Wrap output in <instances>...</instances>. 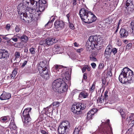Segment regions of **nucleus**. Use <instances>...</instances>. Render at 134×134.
<instances>
[{
    "mask_svg": "<svg viewBox=\"0 0 134 134\" xmlns=\"http://www.w3.org/2000/svg\"><path fill=\"white\" fill-rule=\"evenodd\" d=\"M133 72L127 68H125L122 69L119 75V79L121 83H131L134 80Z\"/></svg>",
    "mask_w": 134,
    "mask_h": 134,
    "instance_id": "f257e3e1",
    "label": "nucleus"
},
{
    "mask_svg": "<svg viewBox=\"0 0 134 134\" xmlns=\"http://www.w3.org/2000/svg\"><path fill=\"white\" fill-rule=\"evenodd\" d=\"M52 89L55 92L61 93L66 92L68 89L66 84L62 79L59 78L53 82Z\"/></svg>",
    "mask_w": 134,
    "mask_h": 134,
    "instance_id": "f03ea898",
    "label": "nucleus"
},
{
    "mask_svg": "<svg viewBox=\"0 0 134 134\" xmlns=\"http://www.w3.org/2000/svg\"><path fill=\"white\" fill-rule=\"evenodd\" d=\"M40 14L38 11H36L35 9L30 8L28 10H26V12L23 13V14H21L20 18L25 21L30 22L35 19V14L37 16H39Z\"/></svg>",
    "mask_w": 134,
    "mask_h": 134,
    "instance_id": "7ed1b4c3",
    "label": "nucleus"
},
{
    "mask_svg": "<svg viewBox=\"0 0 134 134\" xmlns=\"http://www.w3.org/2000/svg\"><path fill=\"white\" fill-rule=\"evenodd\" d=\"M48 63L46 61L40 62L39 64L38 69L40 75L44 79L47 80L49 77V71Z\"/></svg>",
    "mask_w": 134,
    "mask_h": 134,
    "instance_id": "20e7f679",
    "label": "nucleus"
},
{
    "mask_svg": "<svg viewBox=\"0 0 134 134\" xmlns=\"http://www.w3.org/2000/svg\"><path fill=\"white\" fill-rule=\"evenodd\" d=\"M70 127V123L68 121L62 122L59 126L58 129L59 134H66V130Z\"/></svg>",
    "mask_w": 134,
    "mask_h": 134,
    "instance_id": "39448f33",
    "label": "nucleus"
},
{
    "mask_svg": "<svg viewBox=\"0 0 134 134\" xmlns=\"http://www.w3.org/2000/svg\"><path fill=\"white\" fill-rule=\"evenodd\" d=\"M85 108V104L82 103H78L76 105H73L71 108L72 111L75 114H79L81 110H83Z\"/></svg>",
    "mask_w": 134,
    "mask_h": 134,
    "instance_id": "423d86ee",
    "label": "nucleus"
},
{
    "mask_svg": "<svg viewBox=\"0 0 134 134\" xmlns=\"http://www.w3.org/2000/svg\"><path fill=\"white\" fill-rule=\"evenodd\" d=\"M125 13L126 14H130L133 11L134 9V5L132 0H127L125 6L124 7Z\"/></svg>",
    "mask_w": 134,
    "mask_h": 134,
    "instance_id": "0eeeda50",
    "label": "nucleus"
},
{
    "mask_svg": "<svg viewBox=\"0 0 134 134\" xmlns=\"http://www.w3.org/2000/svg\"><path fill=\"white\" fill-rule=\"evenodd\" d=\"M31 108H28L25 109L23 111L22 115L24 119V122L25 124H28L31 121V118L29 115V113L31 112Z\"/></svg>",
    "mask_w": 134,
    "mask_h": 134,
    "instance_id": "6e6552de",
    "label": "nucleus"
},
{
    "mask_svg": "<svg viewBox=\"0 0 134 134\" xmlns=\"http://www.w3.org/2000/svg\"><path fill=\"white\" fill-rule=\"evenodd\" d=\"M90 12L84 8H82L79 11L80 17L82 20L85 23L87 20V18Z\"/></svg>",
    "mask_w": 134,
    "mask_h": 134,
    "instance_id": "1a4fd4ad",
    "label": "nucleus"
},
{
    "mask_svg": "<svg viewBox=\"0 0 134 134\" xmlns=\"http://www.w3.org/2000/svg\"><path fill=\"white\" fill-rule=\"evenodd\" d=\"M87 19V20L86 21L85 23H92L96 20V17L94 14L90 12H89Z\"/></svg>",
    "mask_w": 134,
    "mask_h": 134,
    "instance_id": "9d476101",
    "label": "nucleus"
},
{
    "mask_svg": "<svg viewBox=\"0 0 134 134\" xmlns=\"http://www.w3.org/2000/svg\"><path fill=\"white\" fill-rule=\"evenodd\" d=\"M9 54L8 51L5 49L0 50V59H7L9 57Z\"/></svg>",
    "mask_w": 134,
    "mask_h": 134,
    "instance_id": "9b49d317",
    "label": "nucleus"
},
{
    "mask_svg": "<svg viewBox=\"0 0 134 134\" xmlns=\"http://www.w3.org/2000/svg\"><path fill=\"white\" fill-rule=\"evenodd\" d=\"M58 40L55 37L48 38L45 39V42L46 46L51 45L54 43H56L58 41Z\"/></svg>",
    "mask_w": 134,
    "mask_h": 134,
    "instance_id": "f8f14e48",
    "label": "nucleus"
},
{
    "mask_svg": "<svg viewBox=\"0 0 134 134\" xmlns=\"http://www.w3.org/2000/svg\"><path fill=\"white\" fill-rule=\"evenodd\" d=\"M89 42L90 44V45L88 46V48H91L92 49L93 48V47H94L95 48H98L97 46H96L95 44V40L94 38V36H91L89 38Z\"/></svg>",
    "mask_w": 134,
    "mask_h": 134,
    "instance_id": "ddd939ff",
    "label": "nucleus"
},
{
    "mask_svg": "<svg viewBox=\"0 0 134 134\" xmlns=\"http://www.w3.org/2000/svg\"><path fill=\"white\" fill-rule=\"evenodd\" d=\"M54 25L56 28L59 29L63 28L64 25V23L62 20H57L55 22Z\"/></svg>",
    "mask_w": 134,
    "mask_h": 134,
    "instance_id": "4468645a",
    "label": "nucleus"
},
{
    "mask_svg": "<svg viewBox=\"0 0 134 134\" xmlns=\"http://www.w3.org/2000/svg\"><path fill=\"white\" fill-rule=\"evenodd\" d=\"M120 33L121 37L122 38L126 37L128 35V32L125 28L123 27L121 29Z\"/></svg>",
    "mask_w": 134,
    "mask_h": 134,
    "instance_id": "2eb2a0df",
    "label": "nucleus"
},
{
    "mask_svg": "<svg viewBox=\"0 0 134 134\" xmlns=\"http://www.w3.org/2000/svg\"><path fill=\"white\" fill-rule=\"evenodd\" d=\"M11 97V95L9 93L3 92L0 96V99L2 100L8 99Z\"/></svg>",
    "mask_w": 134,
    "mask_h": 134,
    "instance_id": "dca6fc26",
    "label": "nucleus"
},
{
    "mask_svg": "<svg viewBox=\"0 0 134 134\" xmlns=\"http://www.w3.org/2000/svg\"><path fill=\"white\" fill-rule=\"evenodd\" d=\"M94 38L96 46H97L98 45L101 44V43H102L103 42L102 38L100 37L99 36L97 37L96 36H94Z\"/></svg>",
    "mask_w": 134,
    "mask_h": 134,
    "instance_id": "f3484780",
    "label": "nucleus"
},
{
    "mask_svg": "<svg viewBox=\"0 0 134 134\" xmlns=\"http://www.w3.org/2000/svg\"><path fill=\"white\" fill-rule=\"evenodd\" d=\"M88 96V92L86 91H83L80 93L79 95V98H86Z\"/></svg>",
    "mask_w": 134,
    "mask_h": 134,
    "instance_id": "a211bd4d",
    "label": "nucleus"
},
{
    "mask_svg": "<svg viewBox=\"0 0 134 134\" xmlns=\"http://www.w3.org/2000/svg\"><path fill=\"white\" fill-rule=\"evenodd\" d=\"M118 110L120 113L121 116H122V120L123 121V119L125 118L126 114L124 110L122 109L118 108Z\"/></svg>",
    "mask_w": 134,
    "mask_h": 134,
    "instance_id": "6ab92c4d",
    "label": "nucleus"
},
{
    "mask_svg": "<svg viewBox=\"0 0 134 134\" xmlns=\"http://www.w3.org/2000/svg\"><path fill=\"white\" fill-rule=\"evenodd\" d=\"M27 7H28L27 5L25 6L24 4H23V3H21L18 5V9L19 8L20 10H21V11L25 10H28L27 9H26Z\"/></svg>",
    "mask_w": 134,
    "mask_h": 134,
    "instance_id": "aec40b11",
    "label": "nucleus"
},
{
    "mask_svg": "<svg viewBox=\"0 0 134 134\" xmlns=\"http://www.w3.org/2000/svg\"><path fill=\"white\" fill-rule=\"evenodd\" d=\"M20 51H16L15 52L14 54L15 58L14 59V61H15L17 59H18L20 57Z\"/></svg>",
    "mask_w": 134,
    "mask_h": 134,
    "instance_id": "412c9836",
    "label": "nucleus"
},
{
    "mask_svg": "<svg viewBox=\"0 0 134 134\" xmlns=\"http://www.w3.org/2000/svg\"><path fill=\"white\" fill-rule=\"evenodd\" d=\"M39 3H40L39 7V11L38 12H43L44 9L45 8H46V6H44L43 4H40V2H39Z\"/></svg>",
    "mask_w": 134,
    "mask_h": 134,
    "instance_id": "4be33fe9",
    "label": "nucleus"
},
{
    "mask_svg": "<svg viewBox=\"0 0 134 134\" xmlns=\"http://www.w3.org/2000/svg\"><path fill=\"white\" fill-rule=\"evenodd\" d=\"M111 52L105 50L104 52V56L107 59H108L110 57Z\"/></svg>",
    "mask_w": 134,
    "mask_h": 134,
    "instance_id": "5701e85b",
    "label": "nucleus"
},
{
    "mask_svg": "<svg viewBox=\"0 0 134 134\" xmlns=\"http://www.w3.org/2000/svg\"><path fill=\"white\" fill-rule=\"evenodd\" d=\"M20 38L21 39L22 41L23 42H26L28 40V37L25 35H23Z\"/></svg>",
    "mask_w": 134,
    "mask_h": 134,
    "instance_id": "b1692460",
    "label": "nucleus"
},
{
    "mask_svg": "<svg viewBox=\"0 0 134 134\" xmlns=\"http://www.w3.org/2000/svg\"><path fill=\"white\" fill-rule=\"evenodd\" d=\"M9 126L13 129L14 130L16 129V127L14 123V119H12L11 120Z\"/></svg>",
    "mask_w": 134,
    "mask_h": 134,
    "instance_id": "393cba45",
    "label": "nucleus"
},
{
    "mask_svg": "<svg viewBox=\"0 0 134 134\" xmlns=\"http://www.w3.org/2000/svg\"><path fill=\"white\" fill-rule=\"evenodd\" d=\"M131 27L132 31L131 34L134 36V20L132 21L131 23Z\"/></svg>",
    "mask_w": 134,
    "mask_h": 134,
    "instance_id": "a878e982",
    "label": "nucleus"
},
{
    "mask_svg": "<svg viewBox=\"0 0 134 134\" xmlns=\"http://www.w3.org/2000/svg\"><path fill=\"white\" fill-rule=\"evenodd\" d=\"M97 111V109L95 108H93L91 109L88 113H89L91 114L94 116V114L96 113Z\"/></svg>",
    "mask_w": 134,
    "mask_h": 134,
    "instance_id": "bb28decb",
    "label": "nucleus"
},
{
    "mask_svg": "<svg viewBox=\"0 0 134 134\" xmlns=\"http://www.w3.org/2000/svg\"><path fill=\"white\" fill-rule=\"evenodd\" d=\"M104 101V99L102 97L98 98L97 100V102L98 104H100L103 103Z\"/></svg>",
    "mask_w": 134,
    "mask_h": 134,
    "instance_id": "cd10ccee",
    "label": "nucleus"
},
{
    "mask_svg": "<svg viewBox=\"0 0 134 134\" xmlns=\"http://www.w3.org/2000/svg\"><path fill=\"white\" fill-rule=\"evenodd\" d=\"M17 74V72L16 71L15 69H14L12 72V74H11L10 76L11 78L13 79H14V77Z\"/></svg>",
    "mask_w": 134,
    "mask_h": 134,
    "instance_id": "c85d7f7f",
    "label": "nucleus"
},
{
    "mask_svg": "<svg viewBox=\"0 0 134 134\" xmlns=\"http://www.w3.org/2000/svg\"><path fill=\"white\" fill-rule=\"evenodd\" d=\"M39 44L45 47L46 46V44L45 42V40H41L39 43Z\"/></svg>",
    "mask_w": 134,
    "mask_h": 134,
    "instance_id": "c756f323",
    "label": "nucleus"
},
{
    "mask_svg": "<svg viewBox=\"0 0 134 134\" xmlns=\"http://www.w3.org/2000/svg\"><path fill=\"white\" fill-rule=\"evenodd\" d=\"M93 116V115L89 113H88L87 116V119L88 120L92 119Z\"/></svg>",
    "mask_w": 134,
    "mask_h": 134,
    "instance_id": "7c9ffc66",
    "label": "nucleus"
},
{
    "mask_svg": "<svg viewBox=\"0 0 134 134\" xmlns=\"http://www.w3.org/2000/svg\"><path fill=\"white\" fill-rule=\"evenodd\" d=\"M90 60L92 61L95 62L97 60L96 58L93 56V54H92L90 57Z\"/></svg>",
    "mask_w": 134,
    "mask_h": 134,
    "instance_id": "2f4dec72",
    "label": "nucleus"
},
{
    "mask_svg": "<svg viewBox=\"0 0 134 134\" xmlns=\"http://www.w3.org/2000/svg\"><path fill=\"white\" fill-rule=\"evenodd\" d=\"M20 25H16L15 26V30L16 32H18L20 30Z\"/></svg>",
    "mask_w": 134,
    "mask_h": 134,
    "instance_id": "473e14b6",
    "label": "nucleus"
},
{
    "mask_svg": "<svg viewBox=\"0 0 134 134\" xmlns=\"http://www.w3.org/2000/svg\"><path fill=\"white\" fill-rule=\"evenodd\" d=\"M62 66L60 65H55L53 67V68H54L56 69V70H57L58 69H60Z\"/></svg>",
    "mask_w": 134,
    "mask_h": 134,
    "instance_id": "72a5a7b5",
    "label": "nucleus"
},
{
    "mask_svg": "<svg viewBox=\"0 0 134 134\" xmlns=\"http://www.w3.org/2000/svg\"><path fill=\"white\" fill-rule=\"evenodd\" d=\"M80 129L79 127L76 128L74 130V134H79Z\"/></svg>",
    "mask_w": 134,
    "mask_h": 134,
    "instance_id": "f704fd0d",
    "label": "nucleus"
},
{
    "mask_svg": "<svg viewBox=\"0 0 134 134\" xmlns=\"http://www.w3.org/2000/svg\"><path fill=\"white\" fill-rule=\"evenodd\" d=\"M7 120L6 116H4L1 117L0 118V121L2 122H5Z\"/></svg>",
    "mask_w": 134,
    "mask_h": 134,
    "instance_id": "c9c22d12",
    "label": "nucleus"
},
{
    "mask_svg": "<svg viewBox=\"0 0 134 134\" xmlns=\"http://www.w3.org/2000/svg\"><path fill=\"white\" fill-rule=\"evenodd\" d=\"M69 25L70 28L72 30H74L75 29V27L74 25L69 21Z\"/></svg>",
    "mask_w": 134,
    "mask_h": 134,
    "instance_id": "e433bc0d",
    "label": "nucleus"
},
{
    "mask_svg": "<svg viewBox=\"0 0 134 134\" xmlns=\"http://www.w3.org/2000/svg\"><path fill=\"white\" fill-rule=\"evenodd\" d=\"M112 47L111 46H108L107 47L106 49H105V50L107 51H109L110 52L112 51Z\"/></svg>",
    "mask_w": 134,
    "mask_h": 134,
    "instance_id": "4c0bfd02",
    "label": "nucleus"
},
{
    "mask_svg": "<svg viewBox=\"0 0 134 134\" xmlns=\"http://www.w3.org/2000/svg\"><path fill=\"white\" fill-rule=\"evenodd\" d=\"M52 104L53 106L58 107L59 105V103L58 102H54Z\"/></svg>",
    "mask_w": 134,
    "mask_h": 134,
    "instance_id": "58836bf2",
    "label": "nucleus"
},
{
    "mask_svg": "<svg viewBox=\"0 0 134 134\" xmlns=\"http://www.w3.org/2000/svg\"><path fill=\"white\" fill-rule=\"evenodd\" d=\"M5 29L7 31H9L10 29V24H8L5 27Z\"/></svg>",
    "mask_w": 134,
    "mask_h": 134,
    "instance_id": "ea45409f",
    "label": "nucleus"
},
{
    "mask_svg": "<svg viewBox=\"0 0 134 134\" xmlns=\"http://www.w3.org/2000/svg\"><path fill=\"white\" fill-rule=\"evenodd\" d=\"M108 91H106L104 93V97L105 99H107L108 98Z\"/></svg>",
    "mask_w": 134,
    "mask_h": 134,
    "instance_id": "a19ab883",
    "label": "nucleus"
},
{
    "mask_svg": "<svg viewBox=\"0 0 134 134\" xmlns=\"http://www.w3.org/2000/svg\"><path fill=\"white\" fill-rule=\"evenodd\" d=\"M35 2L36 4L38 3V2H40V0H31V4L33 5Z\"/></svg>",
    "mask_w": 134,
    "mask_h": 134,
    "instance_id": "79ce46f5",
    "label": "nucleus"
},
{
    "mask_svg": "<svg viewBox=\"0 0 134 134\" xmlns=\"http://www.w3.org/2000/svg\"><path fill=\"white\" fill-rule=\"evenodd\" d=\"M117 49L116 48H113L112 50V51H111V52H112L114 55H115V54L117 53Z\"/></svg>",
    "mask_w": 134,
    "mask_h": 134,
    "instance_id": "37998d69",
    "label": "nucleus"
},
{
    "mask_svg": "<svg viewBox=\"0 0 134 134\" xmlns=\"http://www.w3.org/2000/svg\"><path fill=\"white\" fill-rule=\"evenodd\" d=\"M95 88V85L93 84L90 88V91L92 92L94 91Z\"/></svg>",
    "mask_w": 134,
    "mask_h": 134,
    "instance_id": "c03bdc74",
    "label": "nucleus"
},
{
    "mask_svg": "<svg viewBox=\"0 0 134 134\" xmlns=\"http://www.w3.org/2000/svg\"><path fill=\"white\" fill-rule=\"evenodd\" d=\"M41 132L43 134H48V132L46 130H41Z\"/></svg>",
    "mask_w": 134,
    "mask_h": 134,
    "instance_id": "a18cd8bd",
    "label": "nucleus"
},
{
    "mask_svg": "<svg viewBox=\"0 0 134 134\" xmlns=\"http://www.w3.org/2000/svg\"><path fill=\"white\" fill-rule=\"evenodd\" d=\"M104 67V64L103 63H101L99 65L98 68L100 69H103Z\"/></svg>",
    "mask_w": 134,
    "mask_h": 134,
    "instance_id": "49530a36",
    "label": "nucleus"
},
{
    "mask_svg": "<svg viewBox=\"0 0 134 134\" xmlns=\"http://www.w3.org/2000/svg\"><path fill=\"white\" fill-rule=\"evenodd\" d=\"M132 44L131 43H129L127 44L126 46V50H129L131 47Z\"/></svg>",
    "mask_w": 134,
    "mask_h": 134,
    "instance_id": "de8ad7c7",
    "label": "nucleus"
},
{
    "mask_svg": "<svg viewBox=\"0 0 134 134\" xmlns=\"http://www.w3.org/2000/svg\"><path fill=\"white\" fill-rule=\"evenodd\" d=\"M30 51L31 54H35V49L33 48H31L30 49Z\"/></svg>",
    "mask_w": 134,
    "mask_h": 134,
    "instance_id": "09e8293b",
    "label": "nucleus"
},
{
    "mask_svg": "<svg viewBox=\"0 0 134 134\" xmlns=\"http://www.w3.org/2000/svg\"><path fill=\"white\" fill-rule=\"evenodd\" d=\"M41 2V3H40V4H42V5L43 4L44 6H46V7H47V5L46 3V1L45 0H42Z\"/></svg>",
    "mask_w": 134,
    "mask_h": 134,
    "instance_id": "8fccbe9b",
    "label": "nucleus"
},
{
    "mask_svg": "<svg viewBox=\"0 0 134 134\" xmlns=\"http://www.w3.org/2000/svg\"><path fill=\"white\" fill-rule=\"evenodd\" d=\"M23 1L24 2V3H27L28 4L30 3L31 4V0H23Z\"/></svg>",
    "mask_w": 134,
    "mask_h": 134,
    "instance_id": "3c124183",
    "label": "nucleus"
},
{
    "mask_svg": "<svg viewBox=\"0 0 134 134\" xmlns=\"http://www.w3.org/2000/svg\"><path fill=\"white\" fill-rule=\"evenodd\" d=\"M44 111L45 114L47 115L48 116V107H47L46 108H44Z\"/></svg>",
    "mask_w": 134,
    "mask_h": 134,
    "instance_id": "603ef678",
    "label": "nucleus"
},
{
    "mask_svg": "<svg viewBox=\"0 0 134 134\" xmlns=\"http://www.w3.org/2000/svg\"><path fill=\"white\" fill-rule=\"evenodd\" d=\"M116 41L117 44L119 46H120L121 45V43L119 39H117L116 40Z\"/></svg>",
    "mask_w": 134,
    "mask_h": 134,
    "instance_id": "864d4df0",
    "label": "nucleus"
},
{
    "mask_svg": "<svg viewBox=\"0 0 134 134\" xmlns=\"http://www.w3.org/2000/svg\"><path fill=\"white\" fill-rule=\"evenodd\" d=\"M121 21V20H119V22H118V26H117V27H116V28H117V29L115 31V32H117V31H118V29H119V26L120 24Z\"/></svg>",
    "mask_w": 134,
    "mask_h": 134,
    "instance_id": "5fc2aeb1",
    "label": "nucleus"
},
{
    "mask_svg": "<svg viewBox=\"0 0 134 134\" xmlns=\"http://www.w3.org/2000/svg\"><path fill=\"white\" fill-rule=\"evenodd\" d=\"M91 65L93 68H95L96 66V64L94 63H92L91 64Z\"/></svg>",
    "mask_w": 134,
    "mask_h": 134,
    "instance_id": "6e6d98bb",
    "label": "nucleus"
},
{
    "mask_svg": "<svg viewBox=\"0 0 134 134\" xmlns=\"http://www.w3.org/2000/svg\"><path fill=\"white\" fill-rule=\"evenodd\" d=\"M11 39H12L15 42H17L18 41V38L16 37L14 38L12 37L11 38Z\"/></svg>",
    "mask_w": 134,
    "mask_h": 134,
    "instance_id": "4d7b16f0",
    "label": "nucleus"
},
{
    "mask_svg": "<svg viewBox=\"0 0 134 134\" xmlns=\"http://www.w3.org/2000/svg\"><path fill=\"white\" fill-rule=\"evenodd\" d=\"M107 75L108 76H111L112 75V74L111 71H108L107 73Z\"/></svg>",
    "mask_w": 134,
    "mask_h": 134,
    "instance_id": "13d9d810",
    "label": "nucleus"
},
{
    "mask_svg": "<svg viewBox=\"0 0 134 134\" xmlns=\"http://www.w3.org/2000/svg\"><path fill=\"white\" fill-rule=\"evenodd\" d=\"M27 62V61L25 60L24 61V62L23 63L22 65H21V66L23 67L25 66L26 65Z\"/></svg>",
    "mask_w": 134,
    "mask_h": 134,
    "instance_id": "bf43d9fd",
    "label": "nucleus"
},
{
    "mask_svg": "<svg viewBox=\"0 0 134 134\" xmlns=\"http://www.w3.org/2000/svg\"><path fill=\"white\" fill-rule=\"evenodd\" d=\"M13 34H8L6 35V36H7L8 37H9V38H10V37H11L12 38L13 37Z\"/></svg>",
    "mask_w": 134,
    "mask_h": 134,
    "instance_id": "052dcab7",
    "label": "nucleus"
},
{
    "mask_svg": "<svg viewBox=\"0 0 134 134\" xmlns=\"http://www.w3.org/2000/svg\"><path fill=\"white\" fill-rule=\"evenodd\" d=\"M72 2L73 6L76 5L77 4L76 0H73Z\"/></svg>",
    "mask_w": 134,
    "mask_h": 134,
    "instance_id": "680f3d73",
    "label": "nucleus"
},
{
    "mask_svg": "<svg viewBox=\"0 0 134 134\" xmlns=\"http://www.w3.org/2000/svg\"><path fill=\"white\" fill-rule=\"evenodd\" d=\"M20 44V43H15L14 44V46L15 47H17V48H19V47L18 45Z\"/></svg>",
    "mask_w": 134,
    "mask_h": 134,
    "instance_id": "e2e57ef3",
    "label": "nucleus"
},
{
    "mask_svg": "<svg viewBox=\"0 0 134 134\" xmlns=\"http://www.w3.org/2000/svg\"><path fill=\"white\" fill-rule=\"evenodd\" d=\"M87 78V74H86L85 73L83 75V79L85 80H86Z\"/></svg>",
    "mask_w": 134,
    "mask_h": 134,
    "instance_id": "0e129e2a",
    "label": "nucleus"
},
{
    "mask_svg": "<svg viewBox=\"0 0 134 134\" xmlns=\"http://www.w3.org/2000/svg\"><path fill=\"white\" fill-rule=\"evenodd\" d=\"M7 36H5V37L4 38H3L4 39H5V40H10V38H9V37H6Z\"/></svg>",
    "mask_w": 134,
    "mask_h": 134,
    "instance_id": "69168bd1",
    "label": "nucleus"
},
{
    "mask_svg": "<svg viewBox=\"0 0 134 134\" xmlns=\"http://www.w3.org/2000/svg\"><path fill=\"white\" fill-rule=\"evenodd\" d=\"M66 17H67V18H68V21L69 22V17H70L69 13H68V14H67L66 15Z\"/></svg>",
    "mask_w": 134,
    "mask_h": 134,
    "instance_id": "338daca9",
    "label": "nucleus"
},
{
    "mask_svg": "<svg viewBox=\"0 0 134 134\" xmlns=\"http://www.w3.org/2000/svg\"><path fill=\"white\" fill-rule=\"evenodd\" d=\"M24 52L25 53H26V54H27V52H28V49L27 48H25L24 49Z\"/></svg>",
    "mask_w": 134,
    "mask_h": 134,
    "instance_id": "774afa93",
    "label": "nucleus"
}]
</instances>
